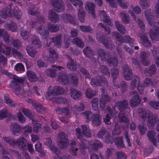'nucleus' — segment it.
<instances>
[{
	"label": "nucleus",
	"mask_w": 159,
	"mask_h": 159,
	"mask_svg": "<svg viewBox=\"0 0 159 159\" xmlns=\"http://www.w3.org/2000/svg\"><path fill=\"white\" fill-rule=\"evenodd\" d=\"M138 113L140 114V117L143 120H145L147 114L148 125L149 128H153L156 123H158L159 121L157 116L156 114H153L150 111L147 113L144 109L143 108H140L139 109Z\"/></svg>",
	"instance_id": "obj_1"
},
{
	"label": "nucleus",
	"mask_w": 159,
	"mask_h": 159,
	"mask_svg": "<svg viewBox=\"0 0 159 159\" xmlns=\"http://www.w3.org/2000/svg\"><path fill=\"white\" fill-rule=\"evenodd\" d=\"M70 76V78L69 81L68 73L66 72H61L59 74L58 80L65 85L70 83L74 87L77 86L79 82L78 77L74 74H71Z\"/></svg>",
	"instance_id": "obj_2"
},
{
	"label": "nucleus",
	"mask_w": 159,
	"mask_h": 159,
	"mask_svg": "<svg viewBox=\"0 0 159 159\" xmlns=\"http://www.w3.org/2000/svg\"><path fill=\"white\" fill-rule=\"evenodd\" d=\"M59 29V25L57 24H51L49 23L48 25V30L42 29V26H38L37 31L40 34L42 38L43 39H47L49 35L48 30L51 33L56 32Z\"/></svg>",
	"instance_id": "obj_3"
},
{
	"label": "nucleus",
	"mask_w": 159,
	"mask_h": 159,
	"mask_svg": "<svg viewBox=\"0 0 159 159\" xmlns=\"http://www.w3.org/2000/svg\"><path fill=\"white\" fill-rule=\"evenodd\" d=\"M24 81L25 79L21 77H19L16 75L13 76V80L10 81V86L15 93H19L21 89V84L24 83Z\"/></svg>",
	"instance_id": "obj_4"
},
{
	"label": "nucleus",
	"mask_w": 159,
	"mask_h": 159,
	"mask_svg": "<svg viewBox=\"0 0 159 159\" xmlns=\"http://www.w3.org/2000/svg\"><path fill=\"white\" fill-rule=\"evenodd\" d=\"M112 35V37H115L117 39L116 43L118 45H121L124 42L125 43H129L130 46L132 47L134 46V39L128 36L125 35L124 38L117 32H113Z\"/></svg>",
	"instance_id": "obj_5"
},
{
	"label": "nucleus",
	"mask_w": 159,
	"mask_h": 159,
	"mask_svg": "<svg viewBox=\"0 0 159 159\" xmlns=\"http://www.w3.org/2000/svg\"><path fill=\"white\" fill-rule=\"evenodd\" d=\"M3 139L5 141L12 146L17 145L18 147L21 150H25L26 149V145L25 142V139L21 138L19 139L17 141H14L13 138L10 137H4Z\"/></svg>",
	"instance_id": "obj_6"
},
{
	"label": "nucleus",
	"mask_w": 159,
	"mask_h": 159,
	"mask_svg": "<svg viewBox=\"0 0 159 159\" xmlns=\"http://www.w3.org/2000/svg\"><path fill=\"white\" fill-rule=\"evenodd\" d=\"M102 84L107 87L108 83L106 78L100 75H97L92 77L90 82V84L93 86H101Z\"/></svg>",
	"instance_id": "obj_7"
},
{
	"label": "nucleus",
	"mask_w": 159,
	"mask_h": 159,
	"mask_svg": "<svg viewBox=\"0 0 159 159\" xmlns=\"http://www.w3.org/2000/svg\"><path fill=\"white\" fill-rule=\"evenodd\" d=\"M58 139L59 147L61 148H66L69 143L67 135L64 132H61L58 134Z\"/></svg>",
	"instance_id": "obj_8"
},
{
	"label": "nucleus",
	"mask_w": 159,
	"mask_h": 159,
	"mask_svg": "<svg viewBox=\"0 0 159 159\" xmlns=\"http://www.w3.org/2000/svg\"><path fill=\"white\" fill-rule=\"evenodd\" d=\"M62 34H60L55 38H47L46 43L47 45L50 47L55 44L57 46H60L62 42Z\"/></svg>",
	"instance_id": "obj_9"
},
{
	"label": "nucleus",
	"mask_w": 159,
	"mask_h": 159,
	"mask_svg": "<svg viewBox=\"0 0 159 159\" xmlns=\"http://www.w3.org/2000/svg\"><path fill=\"white\" fill-rule=\"evenodd\" d=\"M52 6L54 10L57 12H63L65 10V6L62 0H51Z\"/></svg>",
	"instance_id": "obj_10"
},
{
	"label": "nucleus",
	"mask_w": 159,
	"mask_h": 159,
	"mask_svg": "<svg viewBox=\"0 0 159 159\" xmlns=\"http://www.w3.org/2000/svg\"><path fill=\"white\" fill-rule=\"evenodd\" d=\"M123 77L125 79L129 80L131 79L133 74L131 69L129 67L127 64L124 65L122 67Z\"/></svg>",
	"instance_id": "obj_11"
},
{
	"label": "nucleus",
	"mask_w": 159,
	"mask_h": 159,
	"mask_svg": "<svg viewBox=\"0 0 159 159\" xmlns=\"http://www.w3.org/2000/svg\"><path fill=\"white\" fill-rule=\"evenodd\" d=\"M132 94H135L131 98L130 105L131 107H135L138 105L141 102L140 98L138 95L137 92L135 91H133L131 92Z\"/></svg>",
	"instance_id": "obj_12"
},
{
	"label": "nucleus",
	"mask_w": 159,
	"mask_h": 159,
	"mask_svg": "<svg viewBox=\"0 0 159 159\" xmlns=\"http://www.w3.org/2000/svg\"><path fill=\"white\" fill-rule=\"evenodd\" d=\"M105 111L107 112V114L106 115L105 118H104V122L107 124H111L110 119L111 117H112L114 116L113 111L110 107L107 106L106 107Z\"/></svg>",
	"instance_id": "obj_13"
},
{
	"label": "nucleus",
	"mask_w": 159,
	"mask_h": 159,
	"mask_svg": "<svg viewBox=\"0 0 159 159\" xmlns=\"http://www.w3.org/2000/svg\"><path fill=\"white\" fill-rule=\"evenodd\" d=\"M116 106L120 112H123L127 109L128 106V102L125 99L122 101H118L116 102Z\"/></svg>",
	"instance_id": "obj_14"
},
{
	"label": "nucleus",
	"mask_w": 159,
	"mask_h": 159,
	"mask_svg": "<svg viewBox=\"0 0 159 159\" xmlns=\"http://www.w3.org/2000/svg\"><path fill=\"white\" fill-rule=\"evenodd\" d=\"M92 124L93 125L98 126L101 124V116L98 114H94L90 116Z\"/></svg>",
	"instance_id": "obj_15"
},
{
	"label": "nucleus",
	"mask_w": 159,
	"mask_h": 159,
	"mask_svg": "<svg viewBox=\"0 0 159 159\" xmlns=\"http://www.w3.org/2000/svg\"><path fill=\"white\" fill-rule=\"evenodd\" d=\"M149 54V52L147 51H142L141 52L140 58L141 63L144 66H148L150 64L149 61L147 59Z\"/></svg>",
	"instance_id": "obj_16"
},
{
	"label": "nucleus",
	"mask_w": 159,
	"mask_h": 159,
	"mask_svg": "<svg viewBox=\"0 0 159 159\" xmlns=\"http://www.w3.org/2000/svg\"><path fill=\"white\" fill-rule=\"evenodd\" d=\"M11 131L13 134L16 136L19 135L22 130V126L17 123L14 122L11 125Z\"/></svg>",
	"instance_id": "obj_17"
},
{
	"label": "nucleus",
	"mask_w": 159,
	"mask_h": 159,
	"mask_svg": "<svg viewBox=\"0 0 159 159\" xmlns=\"http://www.w3.org/2000/svg\"><path fill=\"white\" fill-rule=\"evenodd\" d=\"M102 95V96L100 100V106L101 109L102 110H103L106 103L111 100V98L110 96L107 94Z\"/></svg>",
	"instance_id": "obj_18"
},
{
	"label": "nucleus",
	"mask_w": 159,
	"mask_h": 159,
	"mask_svg": "<svg viewBox=\"0 0 159 159\" xmlns=\"http://www.w3.org/2000/svg\"><path fill=\"white\" fill-rule=\"evenodd\" d=\"M95 8V5L93 3L87 2L85 5L86 9L88 10L89 13L91 14V16L94 19L96 17Z\"/></svg>",
	"instance_id": "obj_19"
},
{
	"label": "nucleus",
	"mask_w": 159,
	"mask_h": 159,
	"mask_svg": "<svg viewBox=\"0 0 159 159\" xmlns=\"http://www.w3.org/2000/svg\"><path fill=\"white\" fill-rule=\"evenodd\" d=\"M70 90V95L71 98L77 100L81 98L82 93L80 91L77 90L74 88H71Z\"/></svg>",
	"instance_id": "obj_20"
},
{
	"label": "nucleus",
	"mask_w": 159,
	"mask_h": 159,
	"mask_svg": "<svg viewBox=\"0 0 159 159\" xmlns=\"http://www.w3.org/2000/svg\"><path fill=\"white\" fill-rule=\"evenodd\" d=\"M61 18L65 23L69 22L74 25L77 24L74 18L70 14L63 13L61 15Z\"/></svg>",
	"instance_id": "obj_21"
},
{
	"label": "nucleus",
	"mask_w": 159,
	"mask_h": 159,
	"mask_svg": "<svg viewBox=\"0 0 159 159\" xmlns=\"http://www.w3.org/2000/svg\"><path fill=\"white\" fill-rule=\"evenodd\" d=\"M149 34L150 38L152 41L159 40V27L156 28L154 31L151 29Z\"/></svg>",
	"instance_id": "obj_22"
},
{
	"label": "nucleus",
	"mask_w": 159,
	"mask_h": 159,
	"mask_svg": "<svg viewBox=\"0 0 159 159\" xmlns=\"http://www.w3.org/2000/svg\"><path fill=\"white\" fill-rule=\"evenodd\" d=\"M49 52V57L48 60L51 63H53L57 59V55L54 49L52 48H50L48 50Z\"/></svg>",
	"instance_id": "obj_23"
},
{
	"label": "nucleus",
	"mask_w": 159,
	"mask_h": 159,
	"mask_svg": "<svg viewBox=\"0 0 159 159\" xmlns=\"http://www.w3.org/2000/svg\"><path fill=\"white\" fill-rule=\"evenodd\" d=\"M11 49L10 47L4 45L1 41L0 42V54L9 55L11 53Z\"/></svg>",
	"instance_id": "obj_24"
},
{
	"label": "nucleus",
	"mask_w": 159,
	"mask_h": 159,
	"mask_svg": "<svg viewBox=\"0 0 159 159\" xmlns=\"http://www.w3.org/2000/svg\"><path fill=\"white\" fill-rule=\"evenodd\" d=\"M0 15L2 18L7 19L12 16V11L9 8H6L0 12Z\"/></svg>",
	"instance_id": "obj_25"
},
{
	"label": "nucleus",
	"mask_w": 159,
	"mask_h": 159,
	"mask_svg": "<svg viewBox=\"0 0 159 159\" xmlns=\"http://www.w3.org/2000/svg\"><path fill=\"white\" fill-rule=\"evenodd\" d=\"M96 38L99 43H102L104 46L107 48H108L109 41L107 37L104 35L99 36L98 35Z\"/></svg>",
	"instance_id": "obj_26"
},
{
	"label": "nucleus",
	"mask_w": 159,
	"mask_h": 159,
	"mask_svg": "<svg viewBox=\"0 0 159 159\" xmlns=\"http://www.w3.org/2000/svg\"><path fill=\"white\" fill-rule=\"evenodd\" d=\"M114 142L115 143V145L117 147L121 148H125L123 138L122 136L116 137Z\"/></svg>",
	"instance_id": "obj_27"
},
{
	"label": "nucleus",
	"mask_w": 159,
	"mask_h": 159,
	"mask_svg": "<svg viewBox=\"0 0 159 159\" xmlns=\"http://www.w3.org/2000/svg\"><path fill=\"white\" fill-rule=\"evenodd\" d=\"M48 18L50 21L54 23H56L59 21L58 15L52 10H51L49 13Z\"/></svg>",
	"instance_id": "obj_28"
},
{
	"label": "nucleus",
	"mask_w": 159,
	"mask_h": 159,
	"mask_svg": "<svg viewBox=\"0 0 159 159\" xmlns=\"http://www.w3.org/2000/svg\"><path fill=\"white\" fill-rule=\"evenodd\" d=\"M155 132L152 130L148 131L147 133V136L150 142H152L154 146H156L157 145V140L155 138Z\"/></svg>",
	"instance_id": "obj_29"
},
{
	"label": "nucleus",
	"mask_w": 159,
	"mask_h": 159,
	"mask_svg": "<svg viewBox=\"0 0 159 159\" xmlns=\"http://www.w3.org/2000/svg\"><path fill=\"white\" fill-rule=\"evenodd\" d=\"M27 75L29 80L30 82H36L38 80V78L36 74L31 70L27 71Z\"/></svg>",
	"instance_id": "obj_30"
},
{
	"label": "nucleus",
	"mask_w": 159,
	"mask_h": 159,
	"mask_svg": "<svg viewBox=\"0 0 159 159\" xmlns=\"http://www.w3.org/2000/svg\"><path fill=\"white\" fill-rule=\"evenodd\" d=\"M83 53L85 55L89 58H90L95 55L93 50L91 49V47L87 46L83 50Z\"/></svg>",
	"instance_id": "obj_31"
},
{
	"label": "nucleus",
	"mask_w": 159,
	"mask_h": 159,
	"mask_svg": "<svg viewBox=\"0 0 159 159\" xmlns=\"http://www.w3.org/2000/svg\"><path fill=\"white\" fill-rule=\"evenodd\" d=\"M119 74V71L117 69H113L111 70V74L113 78V83L115 86L118 88H120V86L117 83V84L115 80L117 79L118 75Z\"/></svg>",
	"instance_id": "obj_32"
},
{
	"label": "nucleus",
	"mask_w": 159,
	"mask_h": 159,
	"mask_svg": "<svg viewBox=\"0 0 159 159\" xmlns=\"http://www.w3.org/2000/svg\"><path fill=\"white\" fill-rule=\"evenodd\" d=\"M64 91V89L59 86H55L52 89V93L54 94V96L63 94Z\"/></svg>",
	"instance_id": "obj_33"
},
{
	"label": "nucleus",
	"mask_w": 159,
	"mask_h": 159,
	"mask_svg": "<svg viewBox=\"0 0 159 159\" xmlns=\"http://www.w3.org/2000/svg\"><path fill=\"white\" fill-rule=\"evenodd\" d=\"M156 70V68L155 65L153 64L149 66L148 69H146L145 73L147 76H150L155 74Z\"/></svg>",
	"instance_id": "obj_34"
},
{
	"label": "nucleus",
	"mask_w": 159,
	"mask_h": 159,
	"mask_svg": "<svg viewBox=\"0 0 159 159\" xmlns=\"http://www.w3.org/2000/svg\"><path fill=\"white\" fill-rule=\"evenodd\" d=\"M4 99L5 102L10 106L14 107L16 105V103L13 102L7 94H5Z\"/></svg>",
	"instance_id": "obj_35"
},
{
	"label": "nucleus",
	"mask_w": 159,
	"mask_h": 159,
	"mask_svg": "<svg viewBox=\"0 0 159 159\" xmlns=\"http://www.w3.org/2000/svg\"><path fill=\"white\" fill-rule=\"evenodd\" d=\"M141 42L143 46L145 47H151L152 44L151 42L148 39L147 37L144 35L140 37Z\"/></svg>",
	"instance_id": "obj_36"
},
{
	"label": "nucleus",
	"mask_w": 159,
	"mask_h": 159,
	"mask_svg": "<svg viewBox=\"0 0 159 159\" xmlns=\"http://www.w3.org/2000/svg\"><path fill=\"white\" fill-rule=\"evenodd\" d=\"M107 62L110 66L116 67L118 65V61L116 57H110L107 60Z\"/></svg>",
	"instance_id": "obj_37"
},
{
	"label": "nucleus",
	"mask_w": 159,
	"mask_h": 159,
	"mask_svg": "<svg viewBox=\"0 0 159 159\" xmlns=\"http://www.w3.org/2000/svg\"><path fill=\"white\" fill-rule=\"evenodd\" d=\"M32 43L35 48H39L42 46V43L39 38L37 36L33 35L32 37Z\"/></svg>",
	"instance_id": "obj_38"
},
{
	"label": "nucleus",
	"mask_w": 159,
	"mask_h": 159,
	"mask_svg": "<svg viewBox=\"0 0 159 159\" xmlns=\"http://www.w3.org/2000/svg\"><path fill=\"white\" fill-rule=\"evenodd\" d=\"M45 144L48 146L50 149L52 150L54 152L56 153L57 148V147H55L54 145L53 144L52 140L50 137L46 139Z\"/></svg>",
	"instance_id": "obj_39"
},
{
	"label": "nucleus",
	"mask_w": 159,
	"mask_h": 159,
	"mask_svg": "<svg viewBox=\"0 0 159 159\" xmlns=\"http://www.w3.org/2000/svg\"><path fill=\"white\" fill-rule=\"evenodd\" d=\"M35 149L36 151L40 153L41 157H43L45 154L46 152L42 148V144L39 142H38L35 145Z\"/></svg>",
	"instance_id": "obj_40"
},
{
	"label": "nucleus",
	"mask_w": 159,
	"mask_h": 159,
	"mask_svg": "<svg viewBox=\"0 0 159 159\" xmlns=\"http://www.w3.org/2000/svg\"><path fill=\"white\" fill-rule=\"evenodd\" d=\"M67 68L71 71H74L77 68V65L75 61L73 60L70 61L67 64Z\"/></svg>",
	"instance_id": "obj_41"
},
{
	"label": "nucleus",
	"mask_w": 159,
	"mask_h": 159,
	"mask_svg": "<svg viewBox=\"0 0 159 159\" xmlns=\"http://www.w3.org/2000/svg\"><path fill=\"white\" fill-rule=\"evenodd\" d=\"M54 69H50L48 70V74L51 77L54 78L56 76V73L57 70H62V69L64 68L60 66H55Z\"/></svg>",
	"instance_id": "obj_42"
},
{
	"label": "nucleus",
	"mask_w": 159,
	"mask_h": 159,
	"mask_svg": "<svg viewBox=\"0 0 159 159\" xmlns=\"http://www.w3.org/2000/svg\"><path fill=\"white\" fill-rule=\"evenodd\" d=\"M33 108L38 112L42 113L44 111V107L41 104L38 103H34L33 105Z\"/></svg>",
	"instance_id": "obj_43"
},
{
	"label": "nucleus",
	"mask_w": 159,
	"mask_h": 159,
	"mask_svg": "<svg viewBox=\"0 0 159 159\" xmlns=\"http://www.w3.org/2000/svg\"><path fill=\"white\" fill-rule=\"evenodd\" d=\"M115 25L117 30L121 34H125L126 32V30L125 26L120 24L118 20L116 21Z\"/></svg>",
	"instance_id": "obj_44"
},
{
	"label": "nucleus",
	"mask_w": 159,
	"mask_h": 159,
	"mask_svg": "<svg viewBox=\"0 0 159 159\" xmlns=\"http://www.w3.org/2000/svg\"><path fill=\"white\" fill-rule=\"evenodd\" d=\"M72 42L73 44H76L77 46L80 48H83L84 45L83 41L78 37H76L73 39Z\"/></svg>",
	"instance_id": "obj_45"
},
{
	"label": "nucleus",
	"mask_w": 159,
	"mask_h": 159,
	"mask_svg": "<svg viewBox=\"0 0 159 159\" xmlns=\"http://www.w3.org/2000/svg\"><path fill=\"white\" fill-rule=\"evenodd\" d=\"M98 58L99 59L100 58L102 61H104L106 58V53L104 50L100 48L98 51Z\"/></svg>",
	"instance_id": "obj_46"
},
{
	"label": "nucleus",
	"mask_w": 159,
	"mask_h": 159,
	"mask_svg": "<svg viewBox=\"0 0 159 159\" xmlns=\"http://www.w3.org/2000/svg\"><path fill=\"white\" fill-rule=\"evenodd\" d=\"M56 112L58 114L64 113L65 115H68L70 114L69 110L68 107L58 108L56 110Z\"/></svg>",
	"instance_id": "obj_47"
},
{
	"label": "nucleus",
	"mask_w": 159,
	"mask_h": 159,
	"mask_svg": "<svg viewBox=\"0 0 159 159\" xmlns=\"http://www.w3.org/2000/svg\"><path fill=\"white\" fill-rule=\"evenodd\" d=\"M100 15L103 17V21L104 23H107L108 25H110L111 22L110 18L109 16H107L104 11H101Z\"/></svg>",
	"instance_id": "obj_48"
},
{
	"label": "nucleus",
	"mask_w": 159,
	"mask_h": 159,
	"mask_svg": "<svg viewBox=\"0 0 159 159\" xmlns=\"http://www.w3.org/2000/svg\"><path fill=\"white\" fill-rule=\"evenodd\" d=\"M17 25L16 23L12 21L10 23L7 24L6 25L7 29L11 32H15L17 29Z\"/></svg>",
	"instance_id": "obj_49"
},
{
	"label": "nucleus",
	"mask_w": 159,
	"mask_h": 159,
	"mask_svg": "<svg viewBox=\"0 0 159 159\" xmlns=\"http://www.w3.org/2000/svg\"><path fill=\"white\" fill-rule=\"evenodd\" d=\"M85 94L86 97L90 98L96 95V92L91 88H88L86 90Z\"/></svg>",
	"instance_id": "obj_50"
},
{
	"label": "nucleus",
	"mask_w": 159,
	"mask_h": 159,
	"mask_svg": "<svg viewBox=\"0 0 159 159\" xmlns=\"http://www.w3.org/2000/svg\"><path fill=\"white\" fill-rule=\"evenodd\" d=\"M82 134L87 137H90L91 135V132L89 129L88 128L86 125H82Z\"/></svg>",
	"instance_id": "obj_51"
},
{
	"label": "nucleus",
	"mask_w": 159,
	"mask_h": 159,
	"mask_svg": "<svg viewBox=\"0 0 159 159\" xmlns=\"http://www.w3.org/2000/svg\"><path fill=\"white\" fill-rule=\"evenodd\" d=\"M92 148L95 150H98L99 148H102L103 147L102 143L98 140L94 141L92 144Z\"/></svg>",
	"instance_id": "obj_52"
},
{
	"label": "nucleus",
	"mask_w": 159,
	"mask_h": 159,
	"mask_svg": "<svg viewBox=\"0 0 159 159\" xmlns=\"http://www.w3.org/2000/svg\"><path fill=\"white\" fill-rule=\"evenodd\" d=\"M12 53L15 57L20 60L23 59V55L21 53L19 52L17 50L13 48L12 50Z\"/></svg>",
	"instance_id": "obj_53"
},
{
	"label": "nucleus",
	"mask_w": 159,
	"mask_h": 159,
	"mask_svg": "<svg viewBox=\"0 0 159 159\" xmlns=\"http://www.w3.org/2000/svg\"><path fill=\"white\" fill-rule=\"evenodd\" d=\"M30 34L31 33L30 31H28L24 30H21L20 35L21 37L24 40L27 39L30 37Z\"/></svg>",
	"instance_id": "obj_54"
},
{
	"label": "nucleus",
	"mask_w": 159,
	"mask_h": 159,
	"mask_svg": "<svg viewBox=\"0 0 159 159\" xmlns=\"http://www.w3.org/2000/svg\"><path fill=\"white\" fill-rule=\"evenodd\" d=\"M121 16V19L123 22L125 24L129 23V17L128 15H126L123 12H121L120 13Z\"/></svg>",
	"instance_id": "obj_55"
},
{
	"label": "nucleus",
	"mask_w": 159,
	"mask_h": 159,
	"mask_svg": "<svg viewBox=\"0 0 159 159\" xmlns=\"http://www.w3.org/2000/svg\"><path fill=\"white\" fill-rule=\"evenodd\" d=\"M78 16L79 20L81 22H84V21L85 13L84 11H81V8L79 9L78 11Z\"/></svg>",
	"instance_id": "obj_56"
},
{
	"label": "nucleus",
	"mask_w": 159,
	"mask_h": 159,
	"mask_svg": "<svg viewBox=\"0 0 159 159\" xmlns=\"http://www.w3.org/2000/svg\"><path fill=\"white\" fill-rule=\"evenodd\" d=\"M80 144L81 149H87L89 148V142L85 139L82 140Z\"/></svg>",
	"instance_id": "obj_57"
},
{
	"label": "nucleus",
	"mask_w": 159,
	"mask_h": 159,
	"mask_svg": "<svg viewBox=\"0 0 159 159\" xmlns=\"http://www.w3.org/2000/svg\"><path fill=\"white\" fill-rule=\"evenodd\" d=\"M79 70L86 79H89L91 78L90 74L86 69L83 67H81Z\"/></svg>",
	"instance_id": "obj_58"
},
{
	"label": "nucleus",
	"mask_w": 159,
	"mask_h": 159,
	"mask_svg": "<svg viewBox=\"0 0 159 159\" xmlns=\"http://www.w3.org/2000/svg\"><path fill=\"white\" fill-rule=\"evenodd\" d=\"M11 43L14 47L17 49H19L21 45L20 41L18 39H12Z\"/></svg>",
	"instance_id": "obj_59"
},
{
	"label": "nucleus",
	"mask_w": 159,
	"mask_h": 159,
	"mask_svg": "<svg viewBox=\"0 0 159 159\" xmlns=\"http://www.w3.org/2000/svg\"><path fill=\"white\" fill-rule=\"evenodd\" d=\"M26 50L29 55L32 57H34L37 53L35 49L29 46L27 47Z\"/></svg>",
	"instance_id": "obj_60"
},
{
	"label": "nucleus",
	"mask_w": 159,
	"mask_h": 159,
	"mask_svg": "<svg viewBox=\"0 0 159 159\" xmlns=\"http://www.w3.org/2000/svg\"><path fill=\"white\" fill-rule=\"evenodd\" d=\"M100 69L101 72L108 76H110V72L108 71V68L106 66L102 65L100 66Z\"/></svg>",
	"instance_id": "obj_61"
},
{
	"label": "nucleus",
	"mask_w": 159,
	"mask_h": 159,
	"mask_svg": "<svg viewBox=\"0 0 159 159\" xmlns=\"http://www.w3.org/2000/svg\"><path fill=\"white\" fill-rule=\"evenodd\" d=\"M118 117L119 120L121 122L129 123V120L124 114L120 113L118 114Z\"/></svg>",
	"instance_id": "obj_62"
},
{
	"label": "nucleus",
	"mask_w": 159,
	"mask_h": 159,
	"mask_svg": "<svg viewBox=\"0 0 159 159\" xmlns=\"http://www.w3.org/2000/svg\"><path fill=\"white\" fill-rule=\"evenodd\" d=\"M55 101L58 104H67L68 101L66 98L61 97L57 98L55 99Z\"/></svg>",
	"instance_id": "obj_63"
},
{
	"label": "nucleus",
	"mask_w": 159,
	"mask_h": 159,
	"mask_svg": "<svg viewBox=\"0 0 159 159\" xmlns=\"http://www.w3.org/2000/svg\"><path fill=\"white\" fill-rule=\"evenodd\" d=\"M117 159H126V156L125 152L121 151H117L116 152Z\"/></svg>",
	"instance_id": "obj_64"
}]
</instances>
